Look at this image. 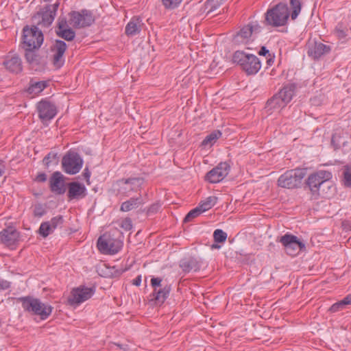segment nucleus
<instances>
[{
  "label": "nucleus",
  "instance_id": "32",
  "mask_svg": "<svg viewBox=\"0 0 351 351\" xmlns=\"http://www.w3.org/2000/svg\"><path fill=\"white\" fill-rule=\"evenodd\" d=\"M348 28L342 22L338 23L334 29V34L339 40H343L348 36Z\"/></svg>",
  "mask_w": 351,
  "mask_h": 351
},
{
  "label": "nucleus",
  "instance_id": "54",
  "mask_svg": "<svg viewBox=\"0 0 351 351\" xmlns=\"http://www.w3.org/2000/svg\"><path fill=\"white\" fill-rule=\"evenodd\" d=\"M51 154H48L43 159V162L45 163L46 165H49V164L51 162L50 158H51Z\"/></svg>",
  "mask_w": 351,
  "mask_h": 351
},
{
  "label": "nucleus",
  "instance_id": "24",
  "mask_svg": "<svg viewBox=\"0 0 351 351\" xmlns=\"http://www.w3.org/2000/svg\"><path fill=\"white\" fill-rule=\"evenodd\" d=\"M286 106L287 104L285 102L283 99H282L277 93L267 101L265 109L267 112L271 114L273 112H279Z\"/></svg>",
  "mask_w": 351,
  "mask_h": 351
},
{
  "label": "nucleus",
  "instance_id": "43",
  "mask_svg": "<svg viewBox=\"0 0 351 351\" xmlns=\"http://www.w3.org/2000/svg\"><path fill=\"white\" fill-rule=\"evenodd\" d=\"M121 227L125 231H129L132 228V222L130 218H125L121 223Z\"/></svg>",
  "mask_w": 351,
  "mask_h": 351
},
{
  "label": "nucleus",
  "instance_id": "33",
  "mask_svg": "<svg viewBox=\"0 0 351 351\" xmlns=\"http://www.w3.org/2000/svg\"><path fill=\"white\" fill-rule=\"evenodd\" d=\"M56 35L66 41H72L75 37V32L71 28L64 29L63 30H56Z\"/></svg>",
  "mask_w": 351,
  "mask_h": 351
},
{
  "label": "nucleus",
  "instance_id": "26",
  "mask_svg": "<svg viewBox=\"0 0 351 351\" xmlns=\"http://www.w3.org/2000/svg\"><path fill=\"white\" fill-rule=\"evenodd\" d=\"M143 204L144 202L141 195H139L136 197H131L128 200L123 202L121 204L120 210L122 212H129L132 210L138 208Z\"/></svg>",
  "mask_w": 351,
  "mask_h": 351
},
{
  "label": "nucleus",
  "instance_id": "18",
  "mask_svg": "<svg viewBox=\"0 0 351 351\" xmlns=\"http://www.w3.org/2000/svg\"><path fill=\"white\" fill-rule=\"evenodd\" d=\"M19 232L13 227H8L0 232V240L6 246H10L18 241Z\"/></svg>",
  "mask_w": 351,
  "mask_h": 351
},
{
  "label": "nucleus",
  "instance_id": "35",
  "mask_svg": "<svg viewBox=\"0 0 351 351\" xmlns=\"http://www.w3.org/2000/svg\"><path fill=\"white\" fill-rule=\"evenodd\" d=\"M54 230L50 226V223L48 221L43 222L38 230L39 234L44 238L51 234Z\"/></svg>",
  "mask_w": 351,
  "mask_h": 351
},
{
  "label": "nucleus",
  "instance_id": "50",
  "mask_svg": "<svg viewBox=\"0 0 351 351\" xmlns=\"http://www.w3.org/2000/svg\"><path fill=\"white\" fill-rule=\"evenodd\" d=\"M141 284V276L139 275L132 280V285L135 286H140Z\"/></svg>",
  "mask_w": 351,
  "mask_h": 351
},
{
  "label": "nucleus",
  "instance_id": "29",
  "mask_svg": "<svg viewBox=\"0 0 351 351\" xmlns=\"http://www.w3.org/2000/svg\"><path fill=\"white\" fill-rule=\"evenodd\" d=\"M252 28L249 25L243 27L235 36L236 40L246 43L252 34Z\"/></svg>",
  "mask_w": 351,
  "mask_h": 351
},
{
  "label": "nucleus",
  "instance_id": "60",
  "mask_svg": "<svg viewBox=\"0 0 351 351\" xmlns=\"http://www.w3.org/2000/svg\"><path fill=\"white\" fill-rule=\"evenodd\" d=\"M56 154H53V158H56Z\"/></svg>",
  "mask_w": 351,
  "mask_h": 351
},
{
  "label": "nucleus",
  "instance_id": "4",
  "mask_svg": "<svg viewBox=\"0 0 351 351\" xmlns=\"http://www.w3.org/2000/svg\"><path fill=\"white\" fill-rule=\"evenodd\" d=\"M21 302L23 309L33 315H39L41 319H46L52 312V306L43 303L40 300L32 297H23L19 298Z\"/></svg>",
  "mask_w": 351,
  "mask_h": 351
},
{
  "label": "nucleus",
  "instance_id": "30",
  "mask_svg": "<svg viewBox=\"0 0 351 351\" xmlns=\"http://www.w3.org/2000/svg\"><path fill=\"white\" fill-rule=\"evenodd\" d=\"M351 304V294L348 295L343 300L332 304L329 311L335 313L346 308L347 305Z\"/></svg>",
  "mask_w": 351,
  "mask_h": 351
},
{
  "label": "nucleus",
  "instance_id": "11",
  "mask_svg": "<svg viewBox=\"0 0 351 351\" xmlns=\"http://www.w3.org/2000/svg\"><path fill=\"white\" fill-rule=\"evenodd\" d=\"M69 15V23L75 28L90 26L95 21L91 12L87 10H82L80 12L72 11Z\"/></svg>",
  "mask_w": 351,
  "mask_h": 351
},
{
  "label": "nucleus",
  "instance_id": "48",
  "mask_svg": "<svg viewBox=\"0 0 351 351\" xmlns=\"http://www.w3.org/2000/svg\"><path fill=\"white\" fill-rule=\"evenodd\" d=\"M248 25H249V27H252V34L253 33L256 34V33H258L261 32V27L257 22L249 24Z\"/></svg>",
  "mask_w": 351,
  "mask_h": 351
},
{
  "label": "nucleus",
  "instance_id": "40",
  "mask_svg": "<svg viewBox=\"0 0 351 351\" xmlns=\"http://www.w3.org/2000/svg\"><path fill=\"white\" fill-rule=\"evenodd\" d=\"M48 222L50 223L51 227L54 230L58 228L62 227V226L64 223V218L62 215H58V216L53 217Z\"/></svg>",
  "mask_w": 351,
  "mask_h": 351
},
{
  "label": "nucleus",
  "instance_id": "55",
  "mask_svg": "<svg viewBox=\"0 0 351 351\" xmlns=\"http://www.w3.org/2000/svg\"><path fill=\"white\" fill-rule=\"evenodd\" d=\"M83 176H84V178L86 180L89 179V178L90 176V171H88V169L87 168L84 169V171L83 173Z\"/></svg>",
  "mask_w": 351,
  "mask_h": 351
},
{
  "label": "nucleus",
  "instance_id": "1",
  "mask_svg": "<svg viewBox=\"0 0 351 351\" xmlns=\"http://www.w3.org/2000/svg\"><path fill=\"white\" fill-rule=\"evenodd\" d=\"M289 5L290 10L287 4L284 3H279L268 9L265 14V24L278 27L285 25L289 17L293 21L295 20L301 12L302 2L300 0H290Z\"/></svg>",
  "mask_w": 351,
  "mask_h": 351
},
{
  "label": "nucleus",
  "instance_id": "34",
  "mask_svg": "<svg viewBox=\"0 0 351 351\" xmlns=\"http://www.w3.org/2000/svg\"><path fill=\"white\" fill-rule=\"evenodd\" d=\"M221 135V132L219 130L214 131L208 135L202 141L203 145H213L217 139H218Z\"/></svg>",
  "mask_w": 351,
  "mask_h": 351
},
{
  "label": "nucleus",
  "instance_id": "22",
  "mask_svg": "<svg viewBox=\"0 0 351 351\" xmlns=\"http://www.w3.org/2000/svg\"><path fill=\"white\" fill-rule=\"evenodd\" d=\"M86 188L77 182H70L68 185V197L69 199H82L86 196Z\"/></svg>",
  "mask_w": 351,
  "mask_h": 351
},
{
  "label": "nucleus",
  "instance_id": "56",
  "mask_svg": "<svg viewBox=\"0 0 351 351\" xmlns=\"http://www.w3.org/2000/svg\"><path fill=\"white\" fill-rule=\"evenodd\" d=\"M5 173V167L0 163V177H1Z\"/></svg>",
  "mask_w": 351,
  "mask_h": 351
},
{
  "label": "nucleus",
  "instance_id": "13",
  "mask_svg": "<svg viewBox=\"0 0 351 351\" xmlns=\"http://www.w3.org/2000/svg\"><path fill=\"white\" fill-rule=\"evenodd\" d=\"M39 119L43 121L52 119L57 114L56 105L47 99H42L36 105Z\"/></svg>",
  "mask_w": 351,
  "mask_h": 351
},
{
  "label": "nucleus",
  "instance_id": "21",
  "mask_svg": "<svg viewBox=\"0 0 351 351\" xmlns=\"http://www.w3.org/2000/svg\"><path fill=\"white\" fill-rule=\"evenodd\" d=\"M330 47L322 43H314L308 45V55L313 59H318L321 56L329 53Z\"/></svg>",
  "mask_w": 351,
  "mask_h": 351
},
{
  "label": "nucleus",
  "instance_id": "7",
  "mask_svg": "<svg viewBox=\"0 0 351 351\" xmlns=\"http://www.w3.org/2000/svg\"><path fill=\"white\" fill-rule=\"evenodd\" d=\"M23 31V47L25 49H36L41 46L44 37L42 31L37 26H25Z\"/></svg>",
  "mask_w": 351,
  "mask_h": 351
},
{
  "label": "nucleus",
  "instance_id": "5",
  "mask_svg": "<svg viewBox=\"0 0 351 351\" xmlns=\"http://www.w3.org/2000/svg\"><path fill=\"white\" fill-rule=\"evenodd\" d=\"M307 173L306 169L296 168L287 170L278 179V185L286 189H295L300 186Z\"/></svg>",
  "mask_w": 351,
  "mask_h": 351
},
{
  "label": "nucleus",
  "instance_id": "45",
  "mask_svg": "<svg viewBox=\"0 0 351 351\" xmlns=\"http://www.w3.org/2000/svg\"><path fill=\"white\" fill-rule=\"evenodd\" d=\"M46 213L45 209L43 207L42 205L38 204L35 206L34 210V215L35 217H41L43 216Z\"/></svg>",
  "mask_w": 351,
  "mask_h": 351
},
{
  "label": "nucleus",
  "instance_id": "8",
  "mask_svg": "<svg viewBox=\"0 0 351 351\" xmlns=\"http://www.w3.org/2000/svg\"><path fill=\"white\" fill-rule=\"evenodd\" d=\"M97 248L100 252L106 254H114L122 247L121 240L114 238L109 233H104L97 240Z\"/></svg>",
  "mask_w": 351,
  "mask_h": 351
},
{
  "label": "nucleus",
  "instance_id": "58",
  "mask_svg": "<svg viewBox=\"0 0 351 351\" xmlns=\"http://www.w3.org/2000/svg\"><path fill=\"white\" fill-rule=\"evenodd\" d=\"M4 283H5V285L3 287V289L8 288L9 287L8 286V283L7 282H5Z\"/></svg>",
  "mask_w": 351,
  "mask_h": 351
},
{
  "label": "nucleus",
  "instance_id": "3",
  "mask_svg": "<svg viewBox=\"0 0 351 351\" xmlns=\"http://www.w3.org/2000/svg\"><path fill=\"white\" fill-rule=\"evenodd\" d=\"M232 60L239 64L247 75L256 74L261 67V62L256 56L246 53L243 51H235Z\"/></svg>",
  "mask_w": 351,
  "mask_h": 351
},
{
  "label": "nucleus",
  "instance_id": "9",
  "mask_svg": "<svg viewBox=\"0 0 351 351\" xmlns=\"http://www.w3.org/2000/svg\"><path fill=\"white\" fill-rule=\"evenodd\" d=\"M284 247L285 252L291 256H295L300 252L306 250V245L293 234L287 233L278 239Z\"/></svg>",
  "mask_w": 351,
  "mask_h": 351
},
{
  "label": "nucleus",
  "instance_id": "57",
  "mask_svg": "<svg viewBox=\"0 0 351 351\" xmlns=\"http://www.w3.org/2000/svg\"><path fill=\"white\" fill-rule=\"evenodd\" d=\"M219 247H220V246L218 245L217 244H213L212 245V248H219Z\"/></svg>",
  "mask_w": 351,
  "mask_h": 351
},
{
  "label": "nucleus",
  "instance_id": "31",
  "mask_svg": "<svg viewBox=\"0 0 351 351\" xmlns=\"http://www.w3.org/2000/svg\"><path fill=\"white\" fill-rule=\"evenodd\" d=\"M217 197L215 196H209L206 199L202 201L198 205L199 208L202 213L208 210L217 203Z\"/></svg>",
  "mask_w": 351,
  "mask_h": 351
},
{
  "label": "nucleus",
  "instance_id": "42",
  "mask_svg": "<svg viewBox=\"0 0 351 351\" xmlns=\"http://www.w3.org/2000/svg\"><path fill=\"white\" fill-rule=\"evenodd\" d=\"M166 9H175L183 0H161Z\"/></svg>",
  "mask_w": 351,
  "mask_h": 351
},
{
  "label": "nucleus",
  "instance_id": "6",
  "mask_svg": "<svg viewBox=\"0 0 351 351\" xmlns=\"http://www.w3.org/2000/svg\"><path fill=\"white\" fill-rule=\"evenodd\" d=\"M143 182L144 179L141 177L122 178L117 180L114 186L119 195L128 197L132 193L139 191Z\"/></svg>",
  "mask_w": 351,
  "mask_h": 351
},
{
  "label": "nucleus",
  "instance_id": "41",
  "mask_svg": "<svg viewBox=\"0 0 351 351\" xmlns=\"http://www.w3.org/2000/svg\"><path fill=\"white\" fill-rule=\"evenodd\" d=\"M344 185L348 187L351 186V167H345L343 171Z\"/></svg>",
  "mask_w": 351,
  "mask_h": 351
},
{
  "label": "nucleus",
  "instance_id": "17",
  "mask_svg": "<svg viewBox=\"0 0 351 351\" xmlns=\"http://www.w3.org/2000/svg\"><path fill=\"white\" fill-rule=\"evenodd\" d=\"M64 177L59 171L54 172L49 180L51 191L56 194L62 195L65 193L66 187L64 185Z\"/></svg>",
  "mask_w": 351,
  "mask_h": 351
},
{
  "label": "nucleus",
  "instance_id": "38",
  "mask_svg": "<svg viewBox=\"0 0 351 351\" xmlns=\"http://www.w3.org/2000/svg\"><path fill=\"white\" fill-rule=\"evenodd\" d=\"M25 59L29 63H37L38 62V56L34 52V49H25Z\"/></svg>",
  "mask_w": 351,
  "mask_h": 351
},
{
  "label": "nucleus",
  "instance_id": "2",
  "mask_svg": "<svg viewBox=\"0 0 351 351\" xmlns=\"http://www.w3.org/2000/svg\"><path fill=\"white\" fill-rule=\"evenodd\" d=\"M331 177L330 172L323 170L318 171L308 176L306 185L315 199L319 195L327 197L328 192L325 191V189L328 190L331 189L332 186L329 182Z\"/></svg>",
  "mask_w": 351,
  "mask_h": 351
},
{
  "label": "nucleus",
  "instance_id": "37",
  "mask_svg": "<svg viewBox=\"0 0 351 351\" xmlns=\"http://www.w3.org/2000/svg\"><path fill=\"white\" fill-rule=\"evenodd\" d=\"M221 4V0H207L205 3V7L208 9V14L215 11Z\"/></svg>",
  "mask_w": 351,
  "mask_h": 351
},
{
  "label": "nucleus",
  "instance_id": "53",
  "mask_svg": "<svg viewBox=\"0 0 351 351\" xmlns=\"http://www.w3.org/2000/svg\"><path fill=\"white\" fill-rule=\"evenodd\" d=\"M51 154H48L43 159V162L45 163L46 165H49V164L51 162L50 158H51Z\"/></svg>",
  "mask_w": 351,
  "mask_h": 351
},
{
  "label": "nucleus",
  "instance_id": "59",
  "mask_svg": "<svg viewBox=\"0 0 351 351\" xmlns=\"http://www.w3.org/2000/svg\"><path fill=\"white\" fill-rule=\"evenodd\" d=\"M271 58H269V60H267V63H268V64H269V65H270V64H271Z\"/></svg>",
  "mask_w": 351,
  "mask_h": 351
},
{
  "label": "nucleus",
  "instance_id": "44",
  "mask_svg": "<svg viewBox=\"0 0 351 351\" xmlns=\"http://www.w3.org/2000/svg\"><path fill=\"white\" fill-rule=\"evenodd\" d=\"M69 25L65 18H60L56 30H63L64 29L69 28Z\"/></svg>",
  "mask_w": 351,
  "mask_h": 351
},
{
  "label": "nucleus",
  "instance_id": "52",
  "mask_svg": "<svg viewBox=\"0 0 351 351\" xmlns=\"http://www.w3.org/2000/svg\"><path fill=\"white\" fill-rule=\"evenodd\" d=\"M267 53H269V50L267 49V48L265 47H262L261 50L258 52V54L260 56H265Z\"/></svg>",
  "mask_w": 351,
  "mask_h": 351
},
{
  "label": "nucleus",
  "instance_id": "39",
  "mask_svg": "<svg viewBox=\"0 0 351 351\" xmlns=\"http://www.w3.org/2000/svg\"><path fill=\"white\" fill-rule=\"evenodd\" d=\"M213 238L215 242L223 243L227 239V234L221 229H217L213 232Z\"/></svg>",
  "mask_w": 351,
  "mask_h": 351
},
{
  "label": "nucleus",
  "instance_id": "16",
  "mask_svg": "<svg viewBox=\"0 0 351 351\" xmlns=\"http://www.w3.org/2000/svg\"><path fill=\"white\" fill-rule=\"evenodd\" d=\"M95 292V289L85 286H80L73 289L71 291V295L69 299L71 304H80L91 298Z\"/></svg>",
  "mask_w": 351,
  "mask_h": 351
},
{
  "label": "nucleus",
  "instance_id": "15",
  "mask_svg": "<svg viewBox=\"0 0 351 351\" xmlns=\"http://www.w3.org/2000/svg\"><path fill=\"white\" fill-rule=\"evenodd\" d=\"M67 49L66 43L61 40H56L51 47L53 53V64L57 69L62 67L64 63V54Z\"/></svg>",
  "mask_w": 351,
  "mask_h": 351
},
{
  "label": "nucleus",
  "instance_id": "47",
  "mask_svg": "<svg viewBox=\"0 0 351 351\" xmlns=\"http://www.w3.org/2000/svg\"><path fill=\"white\" fill-rule=\"evenodd\" d=\"M160 208V204L159 203H154L149 206L147 210L148 214L155 213L159 210Z\"/></svg>",
  "mask_w": 351,
  "mask_h": 351
},
{
  "label": "nucleus",
  "instance_id": "19",
  "mask_svg": "<svg viewBox=\"0 0 351 351\" xmlns=\"http://www.w3.org/2000/svg\"><path fill=\"white\" fill-rule=\"evenodd\" d=\"M170 291L171 287L169 285L163 286L162 288L158 289H155L149 295L150 302H153L154 305H162L169 297Z\"/></svg>",
  "mask_w": 351,
  "mask_h": 351
},
{
  "label": "nucleus",
  "instance_id": "12",
  "mask_svg": "<svg viewBox=\"0 0 351 351\" xmlns=\"http://www.w3.org/2000/svg\"><path fill=\"white\" fill-rule=\"evenodd\" d=\"M58 6L59 3L47 5L43 11L38 12L34 16L33 20L36 21L38 25L49 27L54 20Z\"/></svg>",
  "mask_w": 351,
  "mask_h": 351
},
{
  "label": "nucleus",
  "instance_id": "51",
  "mask_svg": "<svg viewBox=\"0 0 351 351\" xmlns=\"http://www.w3.org/2000/svg\"><path fill=\"white\" fill-rule=\"evenodd\" d=\"M114 345L118 347L120 350H122L123 351H128L129 350L128 345H123L117 343H114Z\"/></svg>",
  "mask_w": 351,
  "mask_h": 351
},
{
  "label": "nucleus",
  "instance_id": "28",
  "mask_svg": "<svg viewBox=\"0 0 351 351\" xmlns=\"http://www.w3.org/2000/svg\"><path fill=\"white\" fill-rule=\"evenodd\" d=\"M295 86L293 84H289L284 86L278 93V95L280 96L285 102L287 104L293 98L295 94Z\"/></svg>",
  "mask_w": 351,
  "mask_h": 351
},
{
  "label": "nucleus",
  "instance_id": "20",
  "mask_svg": "<svg viewBox=\"0 0 351 351\" xmlns=\"http://www.w3.org/2000/svg\"><path fill=\"white\" fill-rule=\"evenodd\" d=\"M5 67L10 72L19 73L22 71V62L16 54H9L3 62Z\"/></svg>",
  "mask_w": 351,
  "mask_h": 351
},
{
  "label": "nucleus",
  "instance_id": "23",
  "mask_svg": "<svg viewBox=\"0 0 351 351\" xmlns=\"http://www.w3.org/2000/svg\"><path fill=\"white\" fill-rule=\"evenodd\" d=\"M179 265L184 273L197 272L200 269L201 262L194 257H189L182 259Z\"/></svg>",
  "mask_w": 351,
  "mask_h": 351
},
{
  "label": "nucleus",
  "instance_id": "10",
  "mask_svg": "<svg viewBox=\"0 0 351 351\" xmlns=\"http://www.w3.org/2000/svg\"><path fill=\"white\" fill-rule=\"evenodd\" d=\"M82 165L83 160L77 153L74 152H69L62 160L63 170L71 175L77 173L82 169Z\"/></svg>",
  "mask_w": 351,
  "mask_h": 351
},
{
  "label": "nucleus",
  "instance_id": "27",
  "mask_svg": "<svg viewBox=\"0 0 351 351\" xmlns=\"http://www.w3.org/2000/svg\"><path fill=\"white\" fill-rule=\"evenodd\" d=\"M47 84L46 81L34 82L31 80L27 91L29 95L34 96L41 93L47 86Z\"/></svg>",
  "mask_w": 351,
  "mask_h": 351
},
{
  "label": "nucleus",
  "instance_id": "25",
  "mask_svg": "<svg viewBox=\"0 0 351 351\" xmlns=\"http://www.w3.org/2000/svg\"><path fill=\"white\" fill-rule=\"evenodd\" d=\"M141 31V19L140 17L134 16L125 26V34L129 36H134L138 34Z\"/></svg>",
  "mask_w": 351,
  "mask_h": 351
},
{
  "label": "nucleus",
  "instance_id": "46",
  "mask_svg": "<svg viewBox=\"0 0 351 351\" xmlns=\"http://www.w3.org/2000/svg\"><path fill=\"white\" fill-rule=\"evenodd\" d=\"M151 285L153 287L154 290L158 289L159 288H162V279L160 278H152L151 279Z\"/></svg>",
  "mask_w": 351,
  "mask_h": 351
},
{
  "label": "nucleus",
  "instance_id": "36",
  "mask_svg": "<svg viewBox=\"0 0 351 351\" xmlns=\"http://www.w3.org/2000/svg\"><path fill=\"white\" fill-rule=\"evenodd\" d=\"M202 213L198 206L193 208L188 213V214L184 218L183 222L188 223L193 221V219L196 218Z\"/></svg>",
  "mask_w": 351,
  "mask_h": 351
},
{
  "label": "nucleus",
  "instance_id": "49",
  "mask_svg": "<svg viewBox=\"0 0 351 351\" xmlns=\"http://www.w3.org/2000/svg\"><path fill=\"white\" fill-rule=\"evenodd\" d=\"M47 180V175L45 173H40L36 178V181L39 182H44Z\"/></svg>",
  "mask_w": 351,
  "mask_h": 351
},
{
  "label": "nucleus",
  "instance_id": "14",
  "mask_svg": "<svg viewBox=\"0 0 351 351\" xmlns=\"http://www.w3.org/2000/svg\"><path fill=\"white\" fill-rule=\"evenodd\" d=\"M230 170V165L228 163L226 162H220L206 173L205 179L210 183H218L228 176Z\"/></svg>",
  "mask_w": 351,
  "mask_h": 351
}]
</instances>
